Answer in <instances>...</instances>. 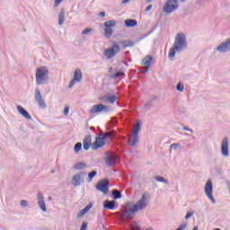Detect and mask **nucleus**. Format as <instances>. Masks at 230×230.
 Wrapping results in <instances>:
<instances>
[{
    "instance_id": "nucleus-1",
    "label": "nucleus",
    "mask_w": 230,
    "mask_h": 230,
    "mask_svg": "<svg viewBox=\"0 0 230 230\" xmlns=\"http://www.w3.org/2000/svg\"><path fill=\"white\" fill-rule=\"evenodd\" d=\"M147 199L146 194H143L142 198L135 205L132 201L126 203L125 209L122 212H118L119 217L124 222H130L136 217L137 211L146 209V206H148Z\"/></svg>"
},
{
    "instance_id": "nucleus-2",
    "label": "nucleus",
    "mask_w": 230,
    "mask_h": 230,
    "mask_svg": "<svg viewBox=\"0 0 230 230\" xmlns=\"http://www.w3.org/2000/svg\"><path fill=\"white\" fill-rule=\"evenodd\" d=\"M188 49V40H186V34L182 32L177 33L174 39L173 47L170 49L169 58H173L175 53H182V51Z\"/></svg>"
},
{
    "instance_id": "nucleus-3",
    "label": "nucleus",
    "mask_w": 230,
    "mask_h": 230,
    "mask_svg": "<svg viewBox=\"0 0 230 230\" xmlns=\"http://www.w3.org/2000/svg\"><path fill=\"white\" fill-rule=\"evenodd\" d=\"M48 80H49V70L48 67L41 66L36 70V84L37 85H44L48 84Z\"/></svg>"
},
{
    "instance_id": "nucleus-4",
    "label": "nucleus",
    "mask_w": 230,
    "mask_h": 230,
    "mask_svg": "<svg viewBox=\"0 0 230 230\" xmlns=\"http://www.w3.org/2000/svg\"><path fill=\"white\" fill-rule=\"evenodd\" d=\"M119 51H121V47L119 46L118 42L112 41V46L106 49L103 55L108 60H111V58H114Z\"/></svg>"
},
{
    "instance_id": "nucleus-5",
    "label": "nucleus",
    "mask_w": 230,
    "mask_h": 230,
    "mask_svg": "<svg viewBox=\"0 0 230 230\" xmlns=\"http://www.w3.org/2000/svg\"><path fill=\"white\" fill-rule=\"evenodd\" d=\"M87 172L85 171L75 173L72 178V184L75 187L82 186L85 182Z\"/></svg>"
},
{
    "instance_id": "nucleus-6",
    "label": "nucleus",
    "mask_w": 230,
    "mask_h": 230,
    "mask_svg": "<svg viewBox=\"0 0 230 230\" xmlns=\"http://www.w3.org/2000/svg\"><path fill=\"white\" fill-rule=\"evenodd\" d=\"M118 24L115 20H109L104 22V35L107 39H111L112 37V33H114V28Z\"/></svg>"
},
{
    "instance_id": "nucleus-7",
    "label": "nucleus",
    "mask_w": 230,
    "mask_h": 230,
    "mask_svg": "<svg viewBox=\"0 0 230 230\" xmlns=\"http://www.w3.org/2000/svg\"><path fill=\"white\" fill-rule=\"evenodd\" d=\"M177 8H179L177 0H167V3H165L163 8V12L164 13H172V12H175Z\"/></svg>"
},
{
    "instance_id": "nucleus-8",
    "label": "nucleus",
    "mask_w": 230,
    "mask_h": 230,
    "mask_svg": "<svg viewBox=\"0 0 230 230\" xmlns=\"http://www.w3.org/2000/svg\"><path fill=\"white\" fill-rule=\"evenodd\" d=\"M110 184L111 182L108 179H102L96 184L95 188L98 191H102V193L107 195V193H109Z\"/></svg>"
},
{
    "instance_id": "nucleus-9",
    "label": "nucleus",
    "mask_w": 230,
    "mask_h": 230,
    "mask_svg": "<svg viewBox=\"0 0 230 230\" xmlns=\"http://www.w3.org/2000/svg\"><path fill=\"white\" fill-rule=\"evenodd\" d=\"M205 193L212 204H217V200L215 199V197H213V181H211V180H208L205 185Z\"/></svg>"
},
{
    "instance_id": "nucleus-10",
    "label": "nucleus",
    "mask_w": 230,
    "mask_h": 230,
    "mask_svg": "<svg viewBox=\"0 0 230 230\" xmlns=\"http://www.w3.org/2000/svg\"><path fill=\"white\" fill-rule=\"evenodd\" d=\"M111 107L104 104H96L93 105L90 110V114H98L100 112H111Z\"/></svg>"
},
{
    "instance_id": "nucleus-11",
    "label": "nucleus",
    "mask_w": 230,
    "mask_h": 230,
    "mask_svg": "<svg viewBox=\"0 0 230 230\" xmlns=\"http://www.w3.org/2000/svg\"><path fill=\"white\" fill-rule=\"evenodd\" d=\"M218 53H229L230 51V38L226 39L216 48Z\"/></svg>"
},
{
    "instance_id": "nucleus-12",
    "label": "nucleus",
    "mask_w": 230,
    "mask_h": 230,
    "mask_svg": "<svg viewBox=\"0 0 230 230\" xmlns=\"http://www.w3.org/2000/svg\"><path fill=\"white\" fill-rule=\"evenodd\" d=\"M34 100L38 103L39 107L41 109H46V102L42 98V94L40 93V89L35 88Z\"/></svg>"
},
{
    "instance_id": "nucleus-13",
    "label": "nucleus",
    "mask_w": 230,
    "mask_h": 230,
    "mask_svg": "<svg viewBox=\"0 0 230 230\" xmlns=\"http://www.w3.org/2000/svg\"><path fill=\"white\" fill-rule=\"evenodd\" d=\"M221 154L223 157H229V138H227V137L222 140Z\"/></svg>"
},
{
    "instance_id": "nucleus-14",
    "label": "nucleus",
    "mask_w": 230,
    "mask_h": 230,
    "mask_svg": "<svg viewBox=\"0 0 230 230\" xmlns=\"http://www.w3.org/2000/svg\"><path fill=\"white\" fill-rule=\"evenodd\" d=\"M118 161H119V158H118V155H116L114 154H109L108 153L106 157H105V164L109 167L116 166V163H118Z\"/></svg>"
},
{
    "instance_id": "nucleus-15",
    "label": "nucleus",
    "mask_w": 230,
    "mask_h": 230,
    "mask_svg": "<svg viewBox=\"0 0 230 230\" xmlns=\"http://www.w3.org/2000/svg\"><path fill=\"white\" fill-rule=\"evenodd\" d=\"M101 137L104 140V143H111L112 139H114V136H116V131H109L99 134Z\"/></svg>"
},
{
    "instance_id": "nucleus-16",
    "label": "nucleus",
    "mask_w": 230,
    "mask_h": 230,
    "mask_svg": "<svg viewBox=\"0 0 230 230\" xmlns=\"http://www.w3.org/2000/svg\"><path fill=\"white\" fill-rule=\"evenodd\" d=\"M105 145L107 144L105 143L102 136L99 135L98 137H96L95 141L92 144V148L93 150H98L102 148V146H105Z\"/></svg>"
},
{
    "instance_id": "nucleus-17",
    "label": "nucleus",
    "mask_w": 230,
    "mask_h": 230,
    "mask_svg": "<svg viewBox=\"0 0 230 230\" xmlns=\"http://www.w3.org/2000/svg\"><path fill=\"white\" fill-rule=\"evenodd\" d=\"M152 60H154V58H152V56H146L143 59L142 62L146 67L143 70H141V73L146 74L148 73V71H150V66H152Z\"/></svg>"
},
{
    "instance_id": "nucleus-18",
    "label": "nucleus",
    "mask_w": 230,
    "mask_h": 230,
    "mask_svg": "<svg viewBox=\"0 0 230 230\" xmlns=\"http://www.w3.org/2000/svg\"><path fill=\"white\" fill-rule=\"evenodd\" d=\"M137 143H139V135H129L128 138V145L132 148H136L137 146Z\"/></svg>"
},
{
    "instance_id": "nucleus-19",
    "label": "nucleus",
    "mask_w": 230,
    "mask_h": 230,
    "mask_svg": "<svg viewBox=\"0 0 230 230\" xmlns=\"http://www.w3.org/2000/svg\"><path fill=\"white\" fill-rule=\"evenodd\" d=\"M37 197H38V204L41 211H44V212L48 211V208H46V202L44 201V194H42V192H39Z\"/></svg>"
},
{
    "instance_id": "nucleus-20",
    "label": "nucleus",
    "mask_w": 230,
    "mask_h": 230,
    "mask_svg": "<svg viewBox=\"0 0 230 230\" xmlns=\"http://www.w3.org/2000/svg\"><path fill=\"white\" fill-rule=\"evenodd\" d=\"M141 125H143V121L137 119L134 125V128L131 134L134 136H139V132H141Z\"/></svg>"
},
{
    "instance_id": "nucleus-21",
    "label": "nucleus",
    "mask_w": 230,
    "mask_h": 230,
    "mask_svg": "<svg viewBox=\"0 0 230 230\" xmlns=\"http://www.w3.org/2000/svg\"><path fill=\"white\" fill-rule=\"evenodd\" d=\"M18 112L21 113V115L25 118V119H31V115H30V112L26 111L22 106H17Z\"/></svg>"
},
{
    "instance_id": "nucleus-22",
    "label": "nucleus",
    "mask_w": 230,
    "mask_h": 230,
    "mask_svg": "<svg viewBox=\"0 0 230 230\" xmlns=\"http://www.w3.org/2000/svg\"><path fill=\"white\" fill-rule=\"evenodd\" d=\"M91 141H92L91 135H88L84 138V142H83L84 150L87 151L89 150V148H91Z\"/></svg>"
},
{
    "instance_id": "nucleus-23",
    "label": "nucleus",
    "mask_w": 230,
    "mask_h": 230,
    "mask_svg": "<svg viewBox=\"0 0 230 230\" xmlns=\"http://www.w3.org/2000/svg\"><path fill=\"white\" fill-rule=\"evenodd\" d=\"M93 208V203L88 204L84 208L81 209L80 212L77 214V218H82L86 213H88L91 208Z\"/></svg>"
},
{
    "instance_id": "nucleus-24",
    "label": "nucleus",
    "mask_w": 230,
    "mask_h": 230,
    "mask_svg": "<svg viewBox=\"0 0 230 230\" xmlns=\"http://www.w3.org/2000/svg\"><path fill=\"white\" fill-rule=\"evenodd\" d=\"M104 209H114L116 208V201L114 200H105L103 203Z\"/></svg>"
},
{
    "instance_id": "nucleus-25",
    "label": "nucleus",
    "mask_w": 230,
    "mask_h": 230,
    "mask_svg": "<svg viewBox=\"0 0 230 230\" xmlns=\"http://www.w3.org/2000/svg\"><path fill=\"white\" fill-rule=\"evenodd\" d=\"M66 21V9H61L58 14V24L59 26H62L64 24V22Z\"/></svg>"
},
{
    "instance_id": "nucleus-26",
    "label": "nucleus",
    "mask_w": 230,
    "mask_h": 230,
    "mask_svg": "<svg viewBox=\"0 0 230 230\" xmlns=\"http://www.w3.org/2000/svg\"><path fill=\"white\" fill-rule=\"evenodd\" d=\"M155 100H157L156 96H154L153 98H151L146 104L144 107V111H150V109H152V107H154V102H155Z\"/></svg>"
},
{
    "instance_id": "nucleus-27",
    "label": "nucleus",
    "mask_w": 230,
    "mask_h": 230,
    "mask_svg": "<svg viewBox=\"0 0 230 230\" xmlns=\"http://www.w3.org/2000/svg\"><path fill=\"white\" fill-rule=\"evenodd\" d=\"M125 26H127V28H136V26H137V21L135 19H128L125 21Z\"/></svg>"
},
{
    "instance_id": "nucleus-28",
    "label": "nucleus",
    "mask_w": 230,
    "mask_h": 230,
    "mask_svg": "<svg viewBox=\"0 0 230 230\" xmlns=\"http://www.w3.org/2000/svg\"><path fill=\"white\" fill-rule=\"evenodd\" d=\"M74 79L76 80V82L80 83L82 82V70L80 69H75L74 73Z\"/></svg>"
},
{
    "instance_id": "nucleus-29",
    "label": "nucleus",
    "mask_w": 230,
    "mask_h": 230,
    "mask_svg": "<svg viewBox=\"0 0 230 230\" xmlns=\"http://www.w3.org/2000/svg\"><path fill=\"white\" fill-rule=\"evenodd\" d=\"M87 168V164L84 162H78L74 165V170H85Z\"/></svg>"
},
{
    "instance_id": "nucleus-30",
    "label": "nucleus",
    "mask_w": 230,
    "mask_h": 230,
    "mask_svg": "<svg viewBox=\"0 0 230 230\" xmlns=\"http://www.w3.org/2000/svg\"><path fill=\"white\" fill-rule=\"evenodd\" d=\"M111 195H112L114 200H118V199H121V191H119L116 189L112 190Z\"/></svg>"
},
{
    "instance_id": "nucleus-31",
    "label": "nucleus",
    "mask_w": 230,
    "mask_h": 230,
    "mask_svg": "<svg viewBox=\"0 0 230 230\" xmlns=\"http://www.w3.org/2000/svg\"><path fill=\"white\" fill-rule=\"evenodd\" d=\"M96 175H98L97 171H92L91 172H89L87 182H93V177H96Z\"/></svg>"
},
{
    "instance_id": "nucleus-32",
    "label": "nucleus",
    "mask_w": 230,
    "mask_h": 230,
    "mask_svg": "<svg viewBox=\"0 0 230 230\" xmlns=\"http://www.w3.org/2000/svg\"><path fill=\"white\" fill-rule=\"evenodd\" d=\"M82 150V142H77L74 146V152L78 154Z\"/></svg>"
},
{
    "instance_id": "nucleus-33",
    "label": "nucleus",
    "mask_w": 230,
    "mask_h": 230,
    "mask_svg": "<svg viewBox=\"0 0 230 230\" xmlns=\"http://www.w3.org/2000/svg\"><path fill=\"white\" fill-rule=\"evenodd\" d=\"M155 179L157 181V182H164V184H168V180L163 176H155Z\"/></svg>"
},
{
    "instance_id": "nucleus-34",
    "label": "nucleus",
    "mask_w": 230,
    "mask_h": 230,
    "mask_svg": "<svg viewBox=\"0 0 230 230\" xmlns=\"http://www.w3.org/2000/svg\"><path fill=\"white\" fill-rule=\"evenodd\" d=\"M124 75H125V73H123L121 71H119V72H117L115 74H112L111 75V78H112L113 80H116V78H119V77L123 76Z\"/></svg>"
},
{
    "instance_id": "nucleus-35",
    "label": "nucleus",
    "mask_w": 230,
    "mask_h": 230,
    "mask_svg": "<svg viewBox=\"0 0 230 230\" xmlns=\"http://www.w3.org/2000/svg\"><path fill=\"white\" fill-rule=\"evenodd\" d=\"M176 90L179 93H182V91H184V84L182 83H178L176 85Z\"/></svg>"
},
{
    "instance_id": "nucleus-36",
    "label": "nucleus",
    "mask_w": 230,
    "mask_h": 230,
    "mask_svg": "<svg viewBox=\"0 0 230 230\" xmlns=\"http://www.w3.org/2000/svg\"><path fill=\"white\" fill-rule=\"evenodd\" d=\"M116 100H118V97L116 95H109L108 102L110 103H115Z\"/></svg>"
},
{
    "instance_id": "nucleus-37",
    "label": "nucleus",
    "mask_w": 230,
    "mask_h": 230,
    "mask_svg": "<svg viewBox=\"0 0 230 230\" xmlns=\"http://www.w3.org/2000/svg\"><path fill=\"white\" fill-rule=\"evenodd\" d=\"M119 46H121L123 49H127V48H128V45L127 44V40L119 41Z\"/></svg>"
},
{
    "instance_id": "nucleus-38",
    "label": "nucleus",
    "mask_w": 230,
    "mask_h": 230,
    "mask_svg": "<svg viewBox=\"0 0 230 230\" xmlns=\"http://www.w3.org/2000/svg\"><path fill=\"white\" fill-rule=\"evenodd\" d=\"M208 0H196L197 4L199 6H206V3Z\"/></svg>"
},
{
    "instance_id": "nucleus-39",
    "label": "nucleus",
    "mask_w": 230,
    "mask_h": 230,
    "mask_svg": "<svg viewBox=\"0 0 230 230\" xmlns=\"http://www.w3.org/2000/svg\"><path fill=\"white\" fill-rule=\"evenodd\" d=\"M93 32V29L91 28H86L82 31V35H87L88 33Z\"/></svg>"
},
{
    "instance_id": "nucleus-40",
    "label": "nucleus",
    "mask_w": 230,
    "mask_h": 230,
    "mask_svg": "<svg viewBox=\"0 0 230 230\" xmlns=\"http://www.w3.org/2000/svg\"><path fill=\"white\" fill-rule=\"evenodd\" d=\"M180 147H181V144L173 143L171 145L172 150H177Z\"/></svg>"
},
{
    "instance_id": "nucleus-41",
    "label": "nucleus",
    "mask_w": 230,
    "mask_h": 230,
    "mask_svg": "<svg viewBox=\"0 0 230 230\" xmlns=\"http://www.w3.org/2000/svg\"><path fill=\"white\" fill-rule=\"evenodd\" d=\"M20 206H22V208H27V206H28V201L25 200V199H22V200L20 202Z\"/></svg>"
},
{
    "instance_id": "nucleus-42",
    "label": "nucleus",
    "mask_w": 230,
    "mask_h": 230,
    "mask_svg": "<svg viewBox=\"0 0 230 230\" xmlns=\"http://www.w3.org/2000/svg\"><path fill=\"white\" fill-rule=\"evenodd\" d=\"M80 230H87V222H83Z\"/></svg>"
},
{
    "instance_id": "nucleus-43",
    "label": "nucleus",
    "mask_w": 230,
    "mask_h": 230,
    "mask_svg": "<svg viewBox=\"0 0 230 230\" xmlns=\"http://www.w3.org/2000/svg\"><path fill=\"white\" fill-rule=\"evenodd\" d=\"M64 115L65 116H68L69 114V106H65V109H64Z\"/></svg>"
},
{
    "instance_id": "nucleus-44",
    "label": "nucleus",
    "mask_w": 230,
    "mask_h": 230,
    "mask_svg": "<svg viewBox=\"0 0 230 230\" xmlns=\"http://www.w3.org/2000/svg\"><path fill=\"white\" fill-rule=\"evenodd\" d=\"M75 84H76V80H75V78L73 80L70 81L69 83V89L73 88V86L75 85Z\"/></svg>"
},
{
    "instance_id": "nucleus-45",
    "label": "nucleus",
    "mask_w": 230,
    "mask_h": 230,
    "mask_svg": "<svg viewBox=\"0 0 230 230\" xmlns=\"http://www.w3.org/2000/svg\"><path fill=\"white\" fill-rule=\"evenodd\" d=\"M192 215H193V212H191V211L187 212V214L185 216V219L188 220L189 218H191Z\"/></svg>"
},
{
    "instance_id": "nucleus-46",
    "label": "nucleus",
    "mask_w": 230,
    "mask_h": 230,
    "mask_svg": "<svg viewBox=\"0 0 230 230\" xmlns=\"http://www.w3.org/2000/svg\"><path fill=\"white\" fill-rule=\"evenodd\" d=\"M126 44L128 45V48H132V46H134V41H132V40H126Z\"/></svg>"
},
{
    "instance_id": "nucleus-47",
    "label": "nucleus",
    "mask_w": 230,
    "mask_h": 230,
    "mask_svg": "<svg viewBox=\"0 0 230 230\" xmlns=\"http://www.w3.org/2000/svg\"><path fill=\"white\" fill-rule=\"evenodd\" d=\"M102 102H109V95H104L100 98Z\"/></svg>"
},
{
    "instance_id": "nucleus-48",
    "label": "nucleus",
    "mask_w": 230,
    "mask_h": 230,
    "mask_svg": "<svg viewBox=\"0 0 230 230\" xmlns=\"http://www.w3.org/2000/svg\"><path fill=\"white\" fill-rule=\"evenodd\" d=\"M62 1H64V0H55V3H54L55 8H57V6H58L60 4V3H62Z\"/></svg>"
},
{
    "instance_id": "nucleus-49",
    "label": "nucleus",
    "mask_w": 230,
    "mask_h": 230,
    "mask_svg": "<svg viewBox=\"0 0 230 230\" xmlns=\"http://www.w3.org/2000/svg\"><path fill=\"white\" fill-rule=\"evenodd\" d=\"M183 130H185V132H193V129H191L186 126L183 127Z\"/></svg>"
},
{
    "instance_id": "nucleus-50",
    "label": "nucleus",
    "mask_w": 230,
    "mask_h": 230,
    "mask_svg": "<svg viewBox=\"0 0 230 230\" xmlns=\"http://www.w3.org/2000/svg\"><path fill=\"white\" fill-rule=\"evenodd\" d=\"M111 123H112V125H116V123H118V120L116 119L115 117L111 118Z\"/></svg>"
},
{
    "instance_id": "nucleus-51",
    "label": "nucleus",
    "mask_w": 230,
    "mask_h": 230,
    "mask_svg": "<svg viewBox=\"0 0 230 230\" xmlns=\"http://www.w3.org/2000/svg\"><path fill=\"white\" fill-rule=\"evenodd\" d=\"M132 229H133V230H139V226H137V225H132Z\"/></svg>"
},
{
    "instance_id": "nucleus-52",
    "label": "nucleus",
    "mask_w": 230,
    "mask_h": 230,
    "mask_svg": "<svg viewBox=\"0 0 230 230\" xmlns=\"http://www.w3.org/2000/svg\"><path fill=\"white\" fill-rule=\"evenodd\" d=\"M132 229H133V230H139V226H137V225H132Z\"/></svg>"
},
{
    "instance_id": "nucleus-53",
    "label": "nucleus",
    "mask_w": 230,
    "mask_h": 230,
    "mask_svg": "<svg viewBox=\"0 0 230 230\" xmlns=\"http://www.w3.org/2000/svg\"><path fill=\"white\" fill-rule=\"evenodd\" d=\"M132 229H133V230H139V226H137V225H132Z\"/></svg>"
},
{
    "instance_id": "nucleus-54",
    "label": "nucleus",
    "mask_w": 230,
    "mask_h": 230,
    "mask_svg": "<svg viewBox=\"0 0 230 230\" xmlns=\"http://www.w3.org/2000/svg\"><path fill=\"white\" fill-rule=\"evenodd\" d=\"M132 229H133V230H139V226H137V225H132Z\"/></svg>"
},
{
    "instance_id": "nucleus-55",
    "label": "nucleus",
    "mask_w": 230,
    "mask_h": 230,
    "mask_svg": "<svg viewBox=\"0 0 230 230\" xmlns=\"http://www.w3.org/2000/svg\"><path fill=\"white\" fill-rule=\"evenodd\" d=\"M98 223H99V224H103V217H98Z\"/></svg>"
},
{
    "instance_id": "nucleus-56",
    "label": "nucleus",
    "mask_w": 230,
    "mask_h": 230,
    "mask_svg": "<svg viewBox=\"0 0 230 230\" xmlns=\"http://www.w3.org/2000/svg\"><path fill=\"white\" fill-rule=\"evenodd\" d=\"M99 17H102V18L105 17V12L99 13Z\"/></svg>"
},
{
    "instance_id": "nucleus-57",
    "label": "nucleus",
    "mask_w": 230,
    "mask_h": 230,
    "mask_svg": "<svg viewBox=\"0 0 230 230\" xmlns=\"http://www.w3.org/2000/svg\"><path fill=\"white\" fill-rule=\"evenodd\" d=\"M152 4L148 5L146 8V12H150V10H152Z\"/></svg>"
},
{
    "instance_id": "nucleus-58",
    "label": "nucleus",
    "mask_w": 230,
    "mask_h": 230,
    "mask_svg": "<svg viewBox=\"0 0 230 230\" xmlns=\"http://www.w3.org/2000/svg\"><path fill=\"white\" fill-rule=\"evenodd\" d=\"M127 3H130V0H122V4H127Z\"/></svg>"
},
{
    "instance_id": "nucleus-59",
    "label": "nucleus",
    "mask_w": 230,
    "mask_h": 230,
    "mask_svg": "<svg viewBox=\"0 0 230 230\" xmlns=\"http://www.w3.org/2000/svg\"><path fill=\"white\" fill-rule=\"evenodd\" d=\"M192 230H199V226H195Z\"/></svg>"
},
{
    "instance_id": "nucleus-60",
    "label": "nucleus",
    "mask_w": 230,
    "mask_h": 230,
    "mask_svg": "<svg viewBox=\"0 0 230 230\" xmlns=\"http://www.w3.org/2000/svg\"><path fill=\"white\" fill-rule=\"evenodd\" d=\"M146 1L148 4V3H152L153 0H146Z\"/></svg>"
},
{
    "instance_id": "nucleus-61",
    "label": "nucleus",
    "mask_w": 230,
    "mask_h": 230,
    "mask_svg": "<svg viewBox=\"0 0 230 230\" xmlns=\"http://www.w3.org/2000/svg\"><path fill=\"white\" fill-rule=\"evenodd\" d=\"M111 71H112V66L110 67L109 72L111 73Z\"/></svg>"
},
{
    "instance_id": "nucleus-62",
    "label": "nucleus",
    "mask_w": 230,
    "mask_h": 230,
    "mask_svg": "<svg viewBox=\"0 0 230 230\" xmlns=\"http://www.w3.org/2000/svg\"><path fill=\"white\" fill-rule=\"evenodd\" d=\"M90 130H94V127H91V128H90Z\"/></svg>"
},
{
    "instance_id": "nucleus-63",
    "label": "nucleus",
    "mask_w": 230,
    "mask_h": 230,
    "mask_svg": "<svg viewBox=\"0 0 230 230\" xmlns=\"http://www.w3.org/2000/svg\"><path fill=\"white\" fill-rule=\"evenodd\" d=\"M51 173H55V171H51Z\"/></svg>"
},
{
    "instance_id": "nucleus-64",
    "label": "nucleus",
    "mask_w": 230,
    "mask_h": 230,
    "mask_svg": "<svg viewBox=\"0 0 230 230\" xmlns=\"http://www.w3.org/2000/svg\"><path fill=\"white\" fill-rule=\"evenodd\" d=\"M186 0H181V3H184Z\"/></svg>"
}]
</instances>
